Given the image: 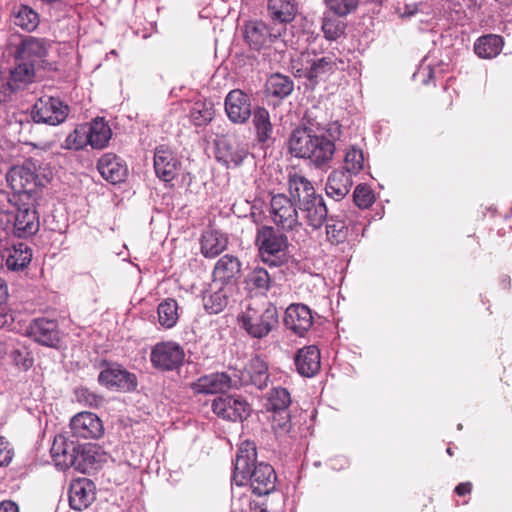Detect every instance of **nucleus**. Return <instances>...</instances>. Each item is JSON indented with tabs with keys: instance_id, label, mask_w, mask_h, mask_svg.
Instances as JSON below:
<instances>
[{
	"instance_id": "31",
	"label": "nucleus",
	"mask_w": 512,
	"mask_h": 512,
	"mask_svg": "<svg viewBox=\"0 0 512 512\" xmlns=\"http://www.w3.org/2000/svg\"><path fill=\"white\" fill-rule=\"evenodd\" d=\"M250 413L251 406L243 396L226 394V419L242 422Z\"/></svg>"
},
{
	"instance_id": "10",
	"label": "nucleus",
	"mask_w": 512,
	"mask_h": 512,
	"mask_svg": "<svg viewBox=\"0 0 512 512\" xmlns=\"http://www.w3.org/2000/svg\"><path fill=\"white\" fill-rule=\"evenodd\" d=\"M37 179L38 177L30 163L12 167L7 173V182L17 194L14 199L19 201L30 199L31 193L34 192L37 186Z\"/></svg>"
},
{
	"instance_id": "49",
	"label": "nucleus",
	"mask_w": 512,
	"mask_h": 512,
	"mask_svg": "<svg viewBox=\"0 0 512 512\" xmlns=\"http://www.w3.org/2000/svg\"><path fill=\"white\" fill-rule=\"evenodd\" d=\"M75 393L79 402L90 407L97 408L103 404L104 399L87 388H79Z\"/></svg>"
},
{
	"instance_id": "25",
	"label": "nucleus",
	"mask_w": 512,
	"mask_h": 512,
	"mask_svg": "<svg viewBox=\"0 0 512 512\" xmlns=\"http://www.w3.org/2000/svg\"><path fill=\"white\" fill-rule=\"evenodd\" d=\"M270 18L281 24L292 22L298 13L297 0H268Z\"/></svg>"
},
{
	"instance_id": "53",
	"label": "nucleus",
	"mask_w": 512,
	"mask_h": 512,
	"mask_svg": "<svg viewBox=\"0 0 512 512\" xmlns=\"http://www.w3.org/2000/svg\"><path fill=\"white\" fill-rule=\"evenodd\" d=\"M14 456L10 443L0 436V467L8 466Z\"/></svg>"
},
{
	"instance_id": "37",
	"label": "nucleus",
	"mask_w": 512,
	"mask_h": 512,
	"mask_svg": "<svg viewBox=\"0 0 512 512\" xmlns=\"http://www.w3.org/2000/svg\"><path fill=\"white\" fill-rule=\"evenodd\" d=\"M157 313L162 327L166 329L174 327L179 319L177 301L171 298L165 299L159 304Z\"/></svg>"
},
{
	"instance_id": "23",
	"label": "nucleus",
	"mask_w": 512,
	"mask_h": 512,
	"mask_svg": "<svg viewBox=\"0 0 512 512\" xmlns=\"http://www.w3.org/2000/svg\"><path fill=\"white\" fill-rule=\"evenodd\" d=\"M179 162L167 147L161 145L156 148L154 154V169L156 175L163 181L173 180L178 171Z\"/></svg>"
},
{
	"instance_id": "39",
	"label": "nucleus",
	"mask_w": 512,
	"mask_h": 512,
	"mask_svg": "<svg viewBox=\"0 0 512 512\" xmlns=\"http://www.w3.org/2000/svg\"><path fill=\"white\" fill-rule=\"evenodd\" d=\"M35 77V67L33 63L23 62L18 64L10 71L9 79L15 90H18L27 84L33 82Z\"/></svg>"
},
{
	"instance_id": "50",
	"label": "nucleus",
	"mask_w": 512,
	"mask_h": 512,
	"mask_svg": "<svg viewBox=\"0 0 512 512\" xmlns=\"http://www.w3.org/2000/svg\"><path fill=\"white\" fill-rule=\"evenodd\" d=\"M231 512H255V505L251 497L247 494L233 497L231 500Z\"/></svg>"
},
{
	"instance_id": "14",
	"label": "nucleus",
	"mask_w": 512,
	"mask_h": 512,
	"mask_svg": "<svg viewBox=\"0 0 512 512\" xmlns=\"http://www.w3.org/2000/svg\"><path fill=\"white\" fill-rule=\"evenodd\" d=\"M72 436L83 439H97L104 433L101 419L92 412H80L70 421Z\"/></svg>"
},
{
	"instance_id": "55",
	"label": "nucleus",
	"mask_w": 512,
	"mask_h": 512,
	"mask_svg": "<svg viewBox=\"0 0 512 512\" xmlns=\"http://www.w3.org/2000/svg\"><path fill=\"white\" fill-rule=\"evenodd\" d=\"M0 512H19L16 503L6 500L0 503Z\"/></svg>"
},
{
	"instance_id": "17",
	"label": "nucleus",
	"mask_w": 512,
	"mask_h": 512,
	"mask_svg": "<svg viewBox=\"0 0 512 512\" xmlns=\"http://www.w3.org/2000/svg\"><path fill=\"white\" fill-rule=\"evenodd\" d=\"M226 115L234 123H244L251 116V102L248 94L240 89L226 95Z\"/></svg>"
},
{
	"instance_id": "54",
	"label": "nucleus",
	"mask_w": 512,
	"mask_h": 512,
	"mask_svg": "<svg viewBox=\"0 0 512 512\" xmlns=\"http://www.w3.org/2000/svg\"><path fill=\"white\" fill-rule=\"evenodd\" d=\"M472 488H473V485L471 482L467 481V482H462V483H459L456 487H455V493L458 495V496H465V495H468L471 493L472 491Z\"/></svg>"
},
{
	"instance_id": "36",
	"label": "nucleus",
	"mask_w": 512,
	"mask_h": 512,
	"mask_svg": "<svg viewBox=\"0 0 512 512\" xmlns=\"http://www.w3.org/2000/svg\"><path fill=\"white\" fill-rule=\"evenodd\" d=\"M13 22L26 31L35 30L40 22L38 13L27 5H20L13 12Z\"/></svg>"
},
{
	"instance_id": "2",
	"label": "nucleus",
	"mask_w": 512,
	"mask_h": 512,
	"mask_svg": "<svg viewBox=\"0 0 512 512\" xmlns=\"http://www.w3.org/2000/svg\"><path fill=\"white\" fill-rule=\"evenodd\" d=\"M288 150L296 158L309 159L316 167L328 165L335 154V144L310 127L295 128L288 140Z\"/></svg>"
},
{
	"instance_id": "18",
	"label": "nucleus",
	"mask_w": 512,
	"mask_h": 512,
	"mask_svg": "<svg viewBox=\"0 0 512 512\" xmlns=\"http://www.w3.org/2000/svg\"><path fill=\"white\" fill-rule=\"evenodd\" d=\"M281 35L280 30L269 28L263 21H249L245 25L244 38L251 48L261 49L269 42H273Z\"/></svg>"
},
{
	"instance_id": "28",
	"label": "nucleus",
	"mask_w": 512,
	"mask_h": 512,
	"mask_svg": "<svg viewBox=\"0 0 512 512\" xmlns=\"http://www.w3.org/2000/svg\"><path fill=\"white\" fill-rule=\"evenodd\" d=\"M503 46L504 40L501 36L487 34L475 41L474 52L480 58L491 59L501 53Z\"/></svg>"
},
{
	"instance_id": "57",
	"label": "nucleus",
	"mask_w": 512,
	"mask_h": 512,
	"mask_svg": "<svg viewBox=\"0 0 512 512\" xmlns=\"http://www.w3.org/2000/svg\"><path fill=\"white\" fill-rule=\"evenodd\" d=\"M220 144H221V140H218V139L214 140V145H215V149H216L215 157H216V159L218 161L222 160V155H221V151H220Z\"/></svg>"
},
{
	"instance_id": "21",
	"label": "nucleus",
	"mask_w": 512,
	"mask_h": 512,
	"mask_svg": "<svg viewBox=\"0 0 512 512\" xmlns=\"http://www.w3.org/2000/svg\"><path fill=\"white\" fill-rule=\"evenodd\" d=\"M294 362L299 374L313 377L321 367L320 351L315 345L305 346L297 351Z\"/></svg>"
},
{
	"instance_id": "42",
	"label": "nucleus",
	"mask_w": 512,
	"mask_h": 512,
	"mask_svg": "<svg viewBox=\"0 0 512 512\" xmlns=\"http://www.w3.org/2000/svg\"><path fill=\"white\" fill-rule=\"evenodd\" d=\"M313 56L310 52H301L291 59V69L298 78H308V75L313 67Z\"/></svg>"
},
{
	"instance_id": "20",
	"label": "nucleus",
	"mask_w": 512,
	"mask_h": 512,
	"mask_svg": "<svg viewBox=\"0 0 512 512\" xmlns=\"http://www.w3.org/2000/svg\"><path fill=\"white\" fill-rule=\"evenodd\" d=\"M50 48V42L44 38L26 36L17 47V56L30 63L43 60Z\"/></svg>"
},
{
	"instance_id": "51",
	"label": "nucleus",
	"mask_w": 512,
	"mask_h": 512,
	"mask_svg": "<svg viewBox=\"0 0 512 512\" xmlns=\"http://www.w3.org/2000/svg\"><path fill=\"white\" fill-rule=\"evenodd\" d=\"M240 274V261L235 257L226 255V284H228L231 279L236 281L240 277Z\"/></svg>"
},
{
	"instance_id": "56",
	"label": "nucleus",
	"mask_w": 512,
	"mask_h": 512,
	"mask_svg": "<svg viewBox=\"0 0 512 512\" xmlns=\"http://www.w3.org/2000/svg\"><path fill=\"white\" fill-rule=\"evenodd\" d=\"M8 297V287L6 282L0 278V304L6 301Z\"/></svg>"
},
{
	"instance_id": "22",
	"label": "nucleus",
	"mask_w": 512,
	"mask_h": 512,
	"mask_svg": "<svg viewBox=\"0 0 512 512\" xmlns=\"http://www.w3.org/2000/svg\"><path fill=\"white\" fill-rule=\"evenodd\" d=\"M29 335L38 343L53 347L59 342V331L56 321L45 318L33 320L29 326Z\"/></svg>"
},
{
	"instance_id": "58",
	"label": "nucleus",
	"mask_w": 512,
	"mask_h": 512,
	"mask_svg": "<svg viewBox=\"0 0 512 512\" xmlns=\"http://www.w3.org/2000/svg\"><path fill=\"white\" fill-rule=\"evenodd\" d=\"M255 512H268V511L265 508H262L255 503Z\"/></svg>"
},
{
	"instance_id": "6",
	"label": "nucleus",
	"mask_w": 512,
	"mask_h": 512,
	"mask_svg": "<svg viewBox=\"0 0 512 512\" xmlns=\"http://www.w3.org/2000/svg\"><path fill=\"white\" fill-rule=\"evenodd\" d=\"M11 209L0 213V221L6 219L7 225H11V232L19 238H27L39 230V217L33 204L14 200Z\"/></svg>"
},
{
	"instance_id": "1",
	"label": "nucleus",
	"mask_w": 512,
	"mask_h": 512,
	"mask_svg": "<svg viewBox=\"0 0 512 512\" xmlns=\"http://www.w3.org/2000/svg\"><path fill=\"white\" fill-rule=\"evenodd\" d=\"M256 457V446L253 442L241 443L234 461L231 483L237 486L249 483L253 493L259 496L267 495L275 489L276 473L270 464H255Z\"/></svg>"
},
{
	"instance_id": "35",
	"label": "nucleus",
	"mask_w": 512,
	"mask_h": 512,
	"mask_svg": "<svg viewBox=\"0 0 512 512\" xmlns=\"http://www.w3.org/2000/svg\"><path fill=\"white\" fill-rule=\"evenodd\" d=\"M87 133L90 145L98 149L104 148L111 137V129L102 119L87 125Z\"/></svg>"
},
{
	"instance_id": "40",
	"label": "nucleus",
	"mask_w": 512,
	"mask_h": 512,
	"mask_svg": "<svg viewBox=\"0 0 512 512\" xmlns=\"http://www.w3.org/2000/svg\"><path fill=\"white\" fill-rule=\"evenodd\" d=\"M201 250L206 257L218 256L224 250L221 235L213 230L205 231L202 235Z\"/></svg>"
},
{
	"instance_id": "30",
	"label": "nucleus",
	"mask_w": 512,
	"mask_h": 512,
	"mask_svg": "<svg viewBox=\"0 0 512 512\" xmlns=\"http://www.w3.org/2000/svg\"><path fill=\"white\" fill-rule=\"evenodd\" d=\"M252 123L255 130L256 140L265 144L272 139L273 125L270 121L268 110L258 107L254 110Z\"/></svg>"
},
{
	"instance_id": "5",
	"label": "nucleus",
	"mask_w": 512,
	"mask_h": 512,
	"mask_svg": "<svg viewBox=\"0 0 512 512\" xmlns=\"http://www.w3.org/2000/svg\"><path fill=\"white\" fill-rule=\"evenodd\" d=\"M269 380L268 364L257 355L251 358L243 369L229 366L226 371V387L253 385L262 390L268 386Z\"/></svg>"
},
{
	"instance_id": "59",
	"label": "nucleus",
	"mask_w": 512,
	"mask_h": 512,
	"mask_svg": "<svg viewBox=\"0 0 512 512\" xmlns=\"http://www.w3.org/2000/svg\"><path fill=\"white\" fill-rule=\"evenodd\" d=\"M447 454L450 455V456H453L454 455V451L451 447H448L447 450H446Z\"/></svg>"
},
{
	"instance_id": "19",
	"label": "nucleus",
	"mask_w": 512,
	"mask_h": 512,
	"mask_svg": "<svg viewBox=\"0 0 512 512\" xmlns=\"http://www.w3.org/2000/svg\"><path fill=\"white\" fill-rule=\"evenodd\" d=\"M95 499V485L87 479L74 480L69 488V504L72 509L82 511L88 508Z\"/></svg>"
},
{
	"instance_id": "16",
	"label": "nucleus",
	"mask_w": 512,
	"mask_h": 512,
	"mask_svg": "<svg viewBox=\"0 0 512 512\" xmlns=\"http://www.w3.org/2000/svg\"><path fill=\"white\" fill-rule=\"evenodd\" d=\"M197 393L222 394L224 391V374H212L203 376L193 385ZM212 409L218 416L224 415V400L222 395L216 397L212 402Z\"/></svg>"
},
{
	"instance_id": "24",
	"label": "nucleus",
	"mask_w": 512,
	"mask_h": 512,
	"mask_svg": "<svg viewBox=\"0 0 512 512\" xmlns=\"http://www.w3.org/2000/svg\"><path fill=\"white\" fill-rule=\"evenodd\" d=\"M352 185V176L347 171L335 169L327 178L325 191L328 197L341 201L347 196Z\"/></svg>"
},
{
	"instance_id": "27",
	"label": "nucleus",
	"mask_w": 512,
	"mask_h": 512,
	"mask_svg": "<svg viewBox=\"0 0 512 512\" xmlns=\"http://www.w3.org/2000/svg\"><path fill=\"white\" fill-rule=\"evenodd\" d=\"M224 274V263L219 259L213 271V283L217 291L205 298L204 307L210 314H218L224 309V294L222 293V278Z\"/></svg>"
},
{
	"instance_id": "11",
	"label": "nucleus",
	"mask_w": 512,
	"mask_h": 512,
	"mask_svg": "<svg viewBox=\"0 0 512 512\" xmlns=\"http://www.w3.org/2000/svg\"><path fill=\"white\" fill-rule=\"evenodd\" d=\"M270 214L276 226L283 230H293L300 225L296 206L285 194L272 196Z\"/></svg>"
},
{
	"instance_id": "3",
	"label": "nucleus",
	"mask_w": 512,
	"mask_h": 512,
	"mask_svg": "<svg viewBox=\"0 0 512 512\" xmlns=\"http://www.w3.org/2000/svg\"><path fill=\"white\" fill-rule=\"evenodd\" d=\"M289 191L298 202L299 210L307 225L319 229L328 217L324 199L316 193L312 183L304 176L294 174L289 177Z\"/></svg>"
},
{
	"instance_id": "13",
	"label": "nucleus",
	"mask_w": 512,
	"mask_h": 512,
	"mask_svg": "<svg viewBox=\"0 0 512 512\" xmlns=\"http://www.w3.org/2000/svg\"><path fill=\"white\" fill-rule=\"evenodd\" d=\"M98 380L107 388L122 392L133 391L137 386L136 376L119 365H111L102 370Z\"/></svg>"
},
{
	"instance_id": "41",
	"label": "nucleus",
	"mask_w": 512,
	"mask_h": 512,
	"mask_svg": "<svg viewBox=\"0 0 512 512\" xmlns=\"http://www.w3.org/2000/svg\"><path fill=\"white\" fill-rule=\"evenodd\" d=\"M321 29L327 40L334 41L345 33L346 23L336 15H326L323 17Z\"/></svg>"
},
{
	"instance_id": "47",
	"label": "nucleus",
	"mask_w": 512,
	"mask_h": 512,
	"mask_svg": "<svg viewBox=\"0 0 512 512\" xmlns=\"http://www.w3.org/2000/svg\"><path fill=\"white\" fill-rule=\"evenodd\" d=\"M214 112L203 102H196L191 109V118L195 125L201 126L213 119Z\"/></svg>"
},
{
	"instance_id": "8",
	"label": "nucleus",
	"mask_w": 512,
	"mask_h": 512,
	"mask_svg": "<svg viewBox=\"0 0 512 512\" xmlns=\"http://www.w3.org/2000/svg\"><path fill=\"white\" fill-rule=\"evenodd\" d=\"M262 260L270 266H280L287 261V236L273 227L264 226L256 238Z\"/></svg>"
},
{
	"instance_id": "43",
	"label": "nucleus",
	"mask_w": 512,
	"mask_h": 512,
	"mask_svg": "<svg viewBox=\"0 0 512 512\" xmlns=\"http://www.w3.org/2000/svg\"><path fill=\"white\" fill-rule=\"evenodd\" d=\"M364 166L362 150L352 148L347 151L344 159V167L341 170L347 171L351 176L357 175Z\"/></svg>"
},
{
	"instance_id": "29",
	"label": "nucleus",
	"mask_w": 512,
	"mask_h": 512,
	"mask_svg": "<svg viewBox=\"0 0 512 512\" xmlns=\"http://www.w3.org/2000/svg\"><path fill=\"white\" fill-rule=\"evenodd\" d=\"M338 63L343 64L344 62L341 59H337L335 56L314 58L313 67H311L307 79L311 84H317L320 80L334 73L335 70L339 68Z\"/></svg>"
},
{
	"instance_id": "4",
	"label": "nucleus",
	"mask_w": 512,
	"mask_h": 512,
	"mask_svg": "<svg viewBox=\"0 0 512 512\" xmlns=\"http://www.w3.org/2000/svg\"><path fill=\"white\" fill-rule=\"evenodd\" d=\"M95 446L88 445L81 449L80 445L67 440L59 435L54 438L50 453L56 465L61 470L74 467L76 470L84 471L86 462L92 463Z\"/></svg>"
},
{
	"instance_id": "46",
	"label": "nucleus",
	"mask_w": 512,
	"mask_h": 512,
	"mask_svg": "<svg viewBox=\"0 0 512 512\" xmlns=\"http://www.w3.org/2000/svg\"><path fill=\"white\" fill-rule=\"evenodd\" d=\"M353 200L360 209H367L375 202V195L368 185L359 184L354 190Z\"/></svg>"
},
{
	"instance_id": "26",
	"label": "nucleus",
	"mask_w": 512,
	"mask_h": 512,
	"mask_svg": "<svg viewBox=\"0 0 512 512\" xmlns=\"http://www.w3.org/2000/svg\"><path fill=\"white\" fill-rule=\"evenodd\" d=\"M97 168L101 176L113 184L123 181L127 174V168L113 154L103 155L98 161Z\"/></svg>"
},
{
	"instance_id": "38",
	"label": "nucleus",
	"mask_w": 512,
	"mask_h": 512,
	"mask_svg": "<svg viewBox=\"0 0 512 512\" xmlns=\"http://www.w3.org/2000/svg\"><path fill=\"white\" fill-rule=\"evenodd\" d=\"M291 404V396L286 388L276 387L267 394L266 409L268 411L285 412Z\"/></svg>"
},
{
	"instance_id": "9",
	"label": "nucleus",
	"mask_w": 512,
	"mask_h": 512,
	"mask_svg": "<svg viewBox=\"0 0 512 512\" xmlns=\"http://www.w3.org/2000/svg\"><path fill=\"white\" fill-rule=\"evenodd\" d=\"M69 113L68 105L60 99L44 96L39 98L33 106L32 117L37 123L58 125L67 118Z\"/></svg>"
},
{
	"instance_id": "33",
	"label": "nucleus",
	"mask_w": 512,
	"mask_h": 512,
	"mask_svg": "<svg viewBox=\"0 0 512 512\" xmlns=\"http://www.w3.org/2000/svg\"><path fill=\"white\" fill-rule=\"evenodd\" d=\"M294 89V83L290 77L275 73L266 81V92L268 95L283 99L289 96Z\"/></svg>"
},
{
	"instance_id": "7",
	"label": "nucleus",
	"mask_w": 512,
	"mask_h": 512,
	"mask_svg": "<svg viewBox=\"0 0 512 512\" xmlns=\"http://www.w3.org/2000/svg\"><path fill=\"white\" fill-rule=\"evenodd\" d=\"M238 322L251 337L262 339L278 325V312L271 304L266 308L248 306L238 316Z\"/></svg>"
},
{
	"instance_id": "32",
	"label": "nucleus",
	"mask_w": 512,
	"mask_h": 512,
	"mask_svg": "<svg viewBox=\"0 0 512 512\" xmlns=\"http://www.w3.org/2000/svg\"><path fill=\"white\" fill-rule=\"evenodd\" d=\"M32 260V251L24 243L14 245L6 257V266L11 271H19L26 268Z\"/></svg>"
},
{
	"instance_id": "45",
	"label": "nucleus",
	"mask_w": 512,
	"mask_h": 512,
	"mask_svg": "<svg viewBox=\"0 0 512 512\" xmlns=\"http://www.w3.org/2000/svg\"><path fill=\"white\" fill-rule=\"evenodd\" d=\"M65 144L66 148L74 150L82 149L88 144L90 145L87 125H81L70 133L65 140Z\"/></svg>"
},
{
	"instance_id": "34",
	"label": "nucleus",
	"mask_w": 512,
	"mask_h": 512,
	"mask_svg": "<svg viewBox=\"0 0 512 512\" xmlns=\"http://www.w3.org/2000/svg\"><path fill=\"white\" fill-rule=\"evenodd\" d=\"M327 240L332 245L344 243L348 236V227L344 219L331 215L325 220Z\"/></svg>"
},
{
	"instance_id": "12",
	"label": "nucleus",
	"mask_w": 512,
	"mask_h": 512,
	"mask_svg": "<svg viewBox=\"0 0 512 512\" xmlns=\"http://www.w3.org/2000/svg\"><path fill=\"white\" fill-rule=\"evenodd\" d=\"M184 356V350L178 343L168 341L156 344L151 351L150 358L154 367L173 370L183 363Z\"/></svg>"
},
{
	"instance_id": "44",
	"label": "nucleus",
	"mask_w": 512,
	"mask_h": 512,
	"mask_svg": "<svg viewBox=\"0 0 512 512\" xmlns=\"http://www.w3.org/2000/svg\"><path fill=\"white\" fill-rule=\"evenodd\" d=\"M324 2L327 8L338 17L349 15L359 5V0H325Z\"/></svg>"
},
{
	"instance_id": "52",
	"label": "nucleus",
	"mask_w": 512,
	"mask_h": 512,
	"mask_svg": "<svg viewBox=\"0 0 512 512\" xmlns=\"http://www.w3.org/2000/svg\"><path fill=\"white\" fill-rule=\"evenodd\" d=\"M273 429L280 432H288L290 429V414L285 412H275L272 419Z\"/></svg>"
},
{
	"instance_id": "48",
	"label": "nucleus",
	"mask_w": 512,
	"mask_h": 512,
	"mask_svg": "<svg viewBox=\"0 0 512 512\" xmlns=\"http://www.w3.org/2000/svg\"><path fill=\"white\" fill-rule=\"evenodd\" d=\"M249 282L258 289L268 290L271 284V277L266 269L255 268L249 274Z\"/></svg>"
},
{
	"instance_id": "60",
	"label": "nucleus",
	"mask_w": 512,
	"mask_h": 512,
	"mask_svg": "<svg viewBox=\"0 0 512 512\" xmlns=\"http://www.w3.org/2000/svg\"><path fill=\"white\" fill-rule=\"evenodd\" d=\"M428 502L432 503V498L431 497H428Z\"/></svg>"
},
{
	"instance_id": "15",
	"label": "nucleus",
	"mask_w": 512,
	"mask_h": 512,
	"mask_svg": "<svg viewBox=\"0 0 512 512\" xmlns=\"http://www.w3.org/2000/svg\"><path fill=\"white\" fill-rule=\"evenodd\" d=\"M285 327L297 336L303 337L313 325L311 309L301 303L290 304L284 314Z\"/></svg>"
}]
</instances>
